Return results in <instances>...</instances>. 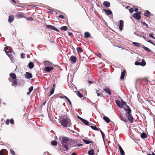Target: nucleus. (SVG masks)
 <instances>
[{"mask_svg": "<svg viewBox=\"0 0 155 155\" xmlns=\"http://www.w3.org/2000/svg\"><path fill=\"white\" fill-rule=\"evenodd\" d=\"M59 139L61 142L62 146L64 148L65 150H68V146L72 143V139L70 138L64 136H61Z\"/></svg>", "mask_w": 155, "mask_h": 155, "instance_id": "f257e3e1", "label": "nucleus"}, {"mask_svg": "<svg viewBox=\"0 0 155 155\" xmlns=\"http://www.w3.org/2000/svg\"><path fill=\"white\" fill-rule=\"evenodd\" d=\"M59 123L64 127H70L71 124L70 120L67 117L61 118L59 120Z\"/></svg>", "mask_w": 155, "mask_h": 155, "instance_id": "f03ea898", "label": "nucleus"}, {"mask_svg": "<svg viewBox=\"0 0 155 155\" xmlns=\"http://www.w3.org/2000/svg\"><path fill=\"white\" fill-rule=\"evenodd\" d=\"M10 77L8 78L10 82H12L13 80L16 79V76L15 74L14 73H11L9 74Z\"/></svg>", "mask_w": 155, "mask_h": 155, "instance_id": "7ed1b4c3", "label": "nucleus"}, {"mask_svg": "<svg viewBox=\"0 0 155 155\" xmlns=\"http://www.w3.org/2000/svg\"><path fill=\"white\" fill-rule=\"evenodd\" d=\"M141 12H138L136 13H134L133 15V17L136 18L137 20H139L141 18Z\"/></svg>", "mask_w": 155, "mask_h": 155, "instance_id": "20e7f679", "label": "nucleus"}, {"mask_svg": "<svg viewBox=\"0 0 155 155\" xmlns=\"http://www.w3.org/2000/svg\"><path fill=\"white\" fill-rule=\"evenodd\" d=\"M135 64L136 65H140L142 66H144L146 65V63L144 60L143 59L141 62H139L137 61H136L135 63Z\"/></svg>", "mask_w": 155, "mask_h": 155, "instance_id": "39448f33", "label": "nucleus"}, {"mask_svg": "<svg viewBox=\"0 0 155 155\" xmlns=\"http://www.w3.org/2000/svg\"><path fill=\"white\" fill-rule=\"evenodd\" d=\"M16 17L18 18H25V13L21 12H19L16 14Z\"/></svg>", "mask_w": 155, "mask_h": 155, "instance_id": "423d86ee", "label": "nucleus"}, {"mask_svg": "<svg viewBox=\"0 0 155 155\" xmlns=\"http://www.w3.org/2000/svg\"><path fill=\"white\" fill-rule=\"evenodd\" d=\"M125 116L127 118V119L131 123H132L134 121V118L132 116L131 114H129L127 115H126Z\"/></svg>", "mask_w": 155, "mask_h": 155, "instance_id": "0eeeda50", "label": "nucleus"}, {"mask_svg": "<svg viewBox=\"0 0 155 155\" xmlns=\"http://www.w3.org/2000/svg\"><path fill=\"white\" fill-rule=\"evenodd\" d=\"M46 28L48 29H50L56 31H59V30L55 28L54 26L51 25H46Z\"/></svg>", "mask_w": 155, "mask_h": 155, "instance_id": "6e6552de", "label": "nucleus"}, {"mask_svg": "<svg viewBox=\"0 0 155 155\" xmlns=\"http://www.w3.org/2000/svg\"><path fill=\"white\" fill-rule=\"evenodd\" d=\"M127 108H124V109L126 111V112L125 113V115L130 114H131V109L129 108V107L127 106Z\"/></svg>", "mask_w": 155, "mask_h": 155, "instance_id": "1a4fd4ad", "label": "nucleus"}, {"mask_svg": "<svg viewBox=\"0 0 155 155\" xmlns=\"http://www.w3.org/2000/svg\"><path fill=\"white\" fill-rule=\"evenodd\" d=\"M8 152L5 149H2L0 151V155H7Z\"/></svg>", "mask_w": 155, "mask_h": 155, "instance_id": "9d476101", "label": "nucleus"}, {"mask_svg": "<svg viewBox=\"0 0 155 155\" xmlns=\"http://www.w3.org/2000/svg\"><path fill=\"white\" fill-rule=\"evenodd\" d=\"M120 116L121 120L127 122H128V120L125 117V116L122 114L121 113H120L119 114Z\"/></svg>", "mask_w": 155, "mask_h": 155, "instance_id": "9b49d317", "label": "nucleus"}, {"mask_svg": "<svg viewBox=\"0 0 155 155\" xmlns=\"http://www.w3.org/2000/svg\"><path fill=\"white\" fill-rule=\"evenodd\" d=\"M25 77L26 78H31L32 77V75L30 73L26 72L25 75Z\"/></svg>", "mask_w": 155, "mask_h": 155, "instance_id": "f8f14e48", "label": "nucleus"}, {"mask_svg": "<svg viewBox=\"0 0 155 155\" xmlns=\"http://www.w3.org/2000/svg\"><path fill=\"white\" fill-rule=\"evenodd\" d=\"M77 60L76 57L73 55L71 56L70 58V60L71 62L75 63L76 62Z\"/></svg>", "mask_w": 155, "mask_h": 155, "instance_id": "ddd939ff", "label": "nucleus"}, {"mask_svg": "<svg viewBox=\"0 0 155 155\" xmlns=\"http://www.w3.org/2000/svg\"><path fill=\"white\" fill-rule=\"evenodd\" d=\"M54 69V67L53 66H52L51 67H46L45 68V69L46 71L48 72H49L51 71L52 70Z\"/></svg>", "mask_w": 155, "mask_h": 155, "instance_id": "4468645a", "label": "nucleus"}, {"mask_svg": "<svg viewBox=\"0 0 155 155\" xmlns=\"http://www.w3.org/2000/svg\"><path fill=\"white\" fill-rule=\"evenodd\" d=\"M124 21L122 20L120 21L119 28L120 30H122L123 27Z\"/></svg>", "mask_w": 155, "mask_h": 155, "instance_id": "2eb2a0df", "label": "nucleus"}, {"mask_svg": "<svg viewBox=\"0 0 155 155\" xmlns=\"http://www.w3.org/2000/svg\"><path fill=\"white\" fill-rule=\"evenodd\" d=\"M96 93L98 96H100L101 97L104 96L102 92L98 90H96Z\"/></svg>", "mask_w": 155, "mask_h": 155, "instance_id": "dca6fc26", "label": "nucleus"}, {"mask_svg": "<svg viewBox=\"0 0 155 155\" xmlns=\"http://www.w3.org/2000/svg\"><path fill=\"white\" fill-rule=\"evenodd\" d=\"M14 19V17L13 15H9L8 16V21L10 22H12Z\"/></svg>", "mask_w": 155, "mask_h": 155, "instance_id": "f3484780", "label": "nucleus"}, {"mask_svg": "<svg viewBox=\"0 0 155 155\" xmlns=\"http://www.w3.org/2000/svg\"><path fill=\"white\" fill-rule=\"evenodd\" d=\"M45 66L46 67H51L52 66V64L48 61H45L44 62Z\"/></svg>", "mask_w": 155, "mask_h": 155, "instance_id": "a211bd4d", "label": "nucleus"}, {"mask_svg": "<svg viewBox=\"0 0 155 155\" xmlns=\"http://www.w3.org/2000/svg\"><path fill=\"white\" fill-rule=\"evenodd\" d=\"M104 90L109 95H111V92L110 89L107 87H105L104 88Z\"/></svg>", "mask_w": 155, "mask_h": 155, "instance_id": "6ab92c4d", "label": "nucleus"}, {"mask_svg": "<svg viewBox=\"0 0 155 155\" xmlns=\"http://www.w3.org/2000/svg\"><path fill=\"white\" fill-rule=\"evenodd\" d=\"M126 73V71L125 70H124L123 72H121L120 76V79L123 80L124 78L125 74Z\"/></svg>", "mask_w": 155, "mask_h": 155, "instance_id": "aec40b11", "label": "nucleus"}, {"mask_svg": "<svg viewBox=\"0 0 155 155\" xmlns=\"http://www.w3.org/2000/svg\"><path fill=\"white\" fill-rule=\"evenodd\" d=\"M116 104L117 106L120 107H122L124 106L123 104L120 101L117 100L116 101Z\"/></svg>", "mask_w": 155, "mask_h": 155, "instance_id": "412c9836", "label": "nucleus"}, {"mask_svg": "<svg viewBox=\"0 0 155 155\" xmlns=\"http://www.w3.org/2000/svg\"><path fill=\"white\" fill-rule=\"evenodd\" d=\"M103 5L106 7L108 8L110 6V3L107 1H104L103 2Z\"/></svg>", "mask_w": 155, "mask_h": 155, "instance_id": "4be33fe9", "label": "nucleus"}, {"mask_svg": "<svg viewBox=\"0 0 155 155\" xmlns=\"http://www.w3.org/2000/svg\"><path fill=\"white\" fill-rule=\"evenodd\" d=\"M150 13L148 11L146 10L144 13V15L147 17H150L151 16Z\"/></svg>", "mask_w": 155, "mask_h": 155, "instance_id": "5701e85b", "label": "nucleus"}, {"mask_svg": "<svg viewBox=\"0 0 155 155\" xmlns=\"http://www.w3.org/2000/svg\"><path fill=\"white\" fill-rule=\"evenodd\" d=\"M13 80V81H12V86L14 87H15V86H17L18 84L17 80L16 79Z\"/></svg>", "mask_w": 155, "mask_h": 155, "instance_id": "b1692460", "label": "nucleus"}, {"mask_svg": "<svg viewBox=\"0 0 155 155\" xmlns=\"http://www.w3.org/2000/svg\"><path fill=\"white\" fill-rule=\"evenodd\" d=\"M76 50L78 54H79L83 52V50L82 48L79 47H78L76 48Z\"/></svg>", "mask_w": 155, "mask_h": 155, "instance_id": "393cba45", "label": "nucleus"}, {"mask_svg": "<svg viewBox=\"0 0 155 155\" xmlns=\"http://www.w3.org/2000/svg\"><path fill=\"white\" fill-rule=\"evenodd\" d=\"M104 11L107 15H110L112 14V12L110 10L104 9Z\"/></svg>", "mask_w": 155, "mask_h": 155, "instance_id": "a878e982", "label": "nucleus"}, {"mask_svg": "<svg viewBox=\"0 0 155 155\" xmlns=\"http://www.w3.org/2000/svg\"><path fill=\"white\" fill-rule=\"evenodd\" d=\"M119 148L120 152L121 155H124L125 154L124 152L121 147L119 145Z\"/></svg>", "mask_w": 155, "mask_h": 155, "instance_id": "bb28decb", "label": "nucleus"}, {"mask_svg": "<svg viewBox=\"0 0 155 155\" xmlns=\"http://www.w3.org/2000/svg\"><path fill=\"white\" fill-rule=\"evenodd\" d=\"M104 120L107 123H109L110 122V120L109 118L106 116H104L103 117Z\"/></svg>", "mask_w": 155, "mask_h": 155, "instance_id": "cd10ccee", "label": "nucleus"}, {"mask_svg": "<svg viewBox=\"0 0 155 155\" xmlns=\"http://www.w3.org/2000/svg\"><path fill=\"white\" fill-rule=\"evenodd\" d=\"M83 142L86 144H89L90 143H93V141H92L88 140L86 139L83 140Z\"/></svg>", "mask_w": 155, "mask_h": 155, "instance_id": "c85d7f7f", "label": "nucleus"}, {"mask_svg": "<svg viewBox=\"0 0 155 155\" xmlns=\"http://www.w3.org/2000/svg\"><path fill=\"white\" fill-rule=\"evenodd\" d=\"M33 89V86H31L30 87L29 89V91L28 92H27V94L28 95H29L31 92L32 91Z\"/></svg>", "mask_w": 155, "mask_h": 155, "instance_id": "c756f323", "label": "nucleus"}, {"mask_svg": "<svg viewBox=\"0 0 155 155\" xmlns=\"http://www.w3.org/2000/svg\"><path fill=\"white\" fill-rule=\"evenodd\" d=\"M28 66L29 68L32 69L34 67V64L33 63L30 62L29 63Z\"/></svg>", "mask_w": 155, "mask_h": 155, "instance_id": "7c9ffc66", "label": "nucleus"}, {"mask_svg": "<svg viewBox=\"0 0 155 155\" xmlns=\"http://www.w3.org/2000/svg\"><path fill=\"white\" fill-rule=\"evenodd\" d=\"M84 36L85 38H87L90 37L91 36L90 34L88 32H86L84 33Z\"/></svg>", "mask_w": 155, "mask_h": 155, "instance_id": "2f4dec72", "label": "nucleus"}, {"mask_svg": "<svg viewBox=\"0 0 155 155\" xmlns=\"http://www.w3.org/2000/svg\"><path fill=\"white\" fill-rule=\"evenodd\" d=\"M8 47H6L5 48V52L8 54V55L9 56V58H11V56H12V55L11 54H9L8 53V51H7V50H8Z\"/></svg>", "mask_w": 155, "mask_h": 155, "instance_id": "473e14b6", "label": "nucleus"}, {"mask_svg": "<svg viewBox=\"0 0 155 155\" xmlns=\"http://www.w3.org/2000/svg\"><path fill=\"white\" fill-rule=\"evenodd\" d=\"M88 153L89 155H94V150L92 149L89 151Z\"/></svg>", "mask_w": 155, "mask_h": 155, "instance_id": "72a5a7b5", "label": "nucleus"}, {"mask_svg": "<svg viewBox=\"0 0 155 155\" xmlns=\"http://www.w3.org/2000/svg\"><path fill=\"white\" fill-rule=\"evenodd\" d=\"M141 137L143 138H145L147 137V134L145 133H142L140 135Z\"/></svg>", "mask_w": 155, "mask_h": 155, "instance_id": "f704fd0d", "label": "nucleus"}, {"mask_svg": "<svg viewBox=\"0 0 155 155\" xmlns=\"http://www.w3.org/2000/svg\"><path fill=\"white\" fill-rule=\"evenodd\" d=\"M51 143L52 145L56 146L57 145L58 142L56 140H52L51 141Z\"/></svg>", "mask_w": 155, "mask_h": 155, "instance_id": "c9c22d12", "label": "nucleus"}, {"mask_svg": "<svg viewBox=\"0 0 155 155\" xmlns=\"http://www.w3.org/2000/svg\"><path fill=\"white\" fill-rule=\"evenodd\" d=\"M143 48L144 49L146 50V51L149 52H151V51L150 49L146 47L143 46Z\"/></svg>", "mask_w": 155, "mask_h": 155, "instance_id": "e433bc0d", "label": "nucleus"}, {"mask_svg": "<svg viewBox=\"0 0 155 155\" xmlns=\"http://www.w3.org/2000/svg\"><path fill=\"white\" fill-rule=\"evenodd\" d=\"M132 44L133 45L137 47L140 46V43L138 42H133Z\"/></svg>", "mask_w": 155, "mask_h": 155, "instance_id": "4c0bfd02", "label": "nucleus"}, {"mask_svg": "<svg viewBox=\"0 0 155 155\" xmlns=\"http://www.w3.org/2000/svg\"><path fill=\"white\" fill-rule=\"evenodd\" d=\"M90 127L93 130H99V129L98 128H97L96 127H94L93 126L91 125L90 126Z\"/></svg>", "mask_w": 155, "mask_h": 155, "instance_id": "58836bf2", "label": "nucleus"}, {"mask_svg": "<svg viewBox=\"0 0 155 155\" xmlns=\"http://www.w3.org/2000/svg\"><path fill=\"white\" fill-rule=\"evenodd\" d=\"M82 122L83 123H84L86 125H87V126H89V122L87 120L84 119Z\"/></svg>", "mask_w": 155, "mask_h": 155, "instance_id": "ea45409f", "label": "nucleus"}, {"mask_svg": "<svg viewBox=\"0 0 155 155\" xmlns=\"http://www.w3.org/2000/svg\"><path fill=\"white\" fill-rule=\"evenodd\" d=\"M61 29L64 31H67L68 30V27L66 26H64L61 27Z\"/></svg>", "mask_w": 155, "mask_h": 155, "instance_id": "a19ab883", "label": "nucleus"}, {"mask_svg": "<svg viewBox=\"0 0 155 155\" xmlns=\"http://www.w3.org/2000/svg\"><path fill=\"white\" fill-rule=\"evenodd\" d=\"M27 20L32 21L34 20L33 18L31 17H28L25 18Z\"/></svg>", "mask_w": 155, "mask_h": 155, "instance_id": "79ce46f5", "label": "nucleus"}, {"mask_svg": "<svg viewBox=\"0 0 155 155\" xmlns=\"http://www.w3.org/2000/svg\"><path fill=\"white\" fill-rule=\"evenodd\" d=\"M77 95L80 98H81L83 97V95L79 91L78 92Z\"/></svg>", "mask_w": 155, "mask_h": 155, "instance_id": "37998d69", "label": "nucleus"}, {"mask_svg": "<svg viewBox=\"0 0 155 155\" xmlns=\"http://www.w3.org/2000/svg\"><path fill=\"white\" fill-rule=\"evenodd\" d=\"M54 88H52L51 90L50 91V94L49 95V96H51V95L54 92Z\"/></svg>", "mask_w": 155, "mask_h": 155, "instance_id": "c03bdc74", "label": "nucleus"}, {"mask_svg": "<svg viewBox=\"0 0 155 155\" xmlns=\"http://www.w3.org/2000/svg\"><path fill=\"white\" fill-rule=\"evenodd\" d=\"M143 25L146 27V28H148V25L147 24L145 23L144 22L141 21Z\"/></svg>", "mask_w": 155, "mask_h": 155, "instance_id": "a18cd8bd", "label": "nucleus"}, {"mask_svg": "<svg viewBox=\"0 0 155 155\" xmlns=\"http://www.w3.org/2000/svg\"><path fill=\"white\" fill-rule=\"evenodd\" d=\"M100 132H101V135H102V137L103 138V139H104V137H105V134H104V133L101 130H100Z\"/></svg>", "mask_w": 155, "mask_h": 155, "instance_id": "49530a36", "label": "nucleus"}, {"mask_svg": "<svg viewBox=\"0 0 155 155\" xmlns=\"http://www.w3.org/2000/svg\"><path fill=\"white\" fill-rule=\"evenodd\" d=\"M66 99L68 101V102L69 104L71 105L72 104L70 100L67 97Z\"/></svg>", "mask_w": 155, "mask_h": 155, "instance_id": "de8ad7c7", "label": "nucleus"}, {"mask_svg": "<svg viewBox=\"0 0 155 155\" xmlns=\"http://www.w3.org/2000/svg\"><path fill=\"white\" fill-rule=\"evenodd\" d=\"M153 33H150L149 34V36L150 37H152L153 39H155V38L153 37Z\"/></svg>", "mask_w": 155, "mask_h": 155, "instance_id": "09e8293b", "label": "nucleus"}, {"mask_svg": "<svg viewBox=\"0 0 155 155\" xmlns=\"http://www.w3.org/2000/svg\"><path fill=\"white\" fill-rule=\"evenodd\" d=\"M97 55L98 57L100 58H101L102 57V55L100 53H98L96 54Z\"/></svg>", "mask_w": 155, "mask_h": 155, "instance_id": "8fccbe9b", "label": "nucleus"}, {"mask_svg": "<svg viewBox=\"0 0 155 155\" xmlns=\"http://www.w3.org/2000/svg\"><path fill=\"white\" fill-rule=\"evenodd\" d=\"M10 123L12 124H14V121L13 119H10Z\"/></svg>", "mask_w": 155, "mask_h": 155, "instance_id": "3c124183", "label": "nucleus"}, {"mask_svg": "<svg viewBox=\"0 0 155 155\" xmlns=\"http://www.w3.org/2000/svg\"><path fill=\"white\" fill-rule=\"evenodd\" d=\"M10 152L11 154H12L13 155H15V152L14 151L12 150H10Z\"/></svg>", "mask_w": 155, "mask_h": 155, "instance_id": "603ef678", "label": "nucleus"}, {"mask_svg": "<svg viewBox=\"0 0 155 155\" xmlns=\"http://www.w3.org/2000/svg\"><path fill=\"white\" fill-rule=\"evenodd\" d=\"M129 11L130 12V13H133L134 11V9L133 8H130L129 10Z\"/></svg>", "mask_w": 155, "mask_h": 155, "instance_id": "864d4df0", "label": "nucleus"}, {"mask_svg": "<svg viewBox=\"0 0 155 155\" xmlns=\"http://www.w3.org/2000/svg\"><path fill=\"white\" fill-rule=\"evenodd\" d=\"M9 122H10V120H9L7 119V120H6V121L5 122L6 124V125H8L9 124Z\"/></svg>", "mask_w": 155, "mask_h": 155, "instance_id": "5fc2aeb1", "label": "nucleus"}, {"mask_svg": "<svg viewBox=\"0 0 155 155\" xmlns=\"http://www.w3.org/2000/svg\"><path fill=\"white\" fill-rule=\"evenodd\" d=\"M58 17L59 18H61L62 19H64V16L62 15H60Z\"/></svg>", "mask_w": 155, "mask_h": 155, "instance_id": "6e6d98bb", "label": "nucleus"}, {"mask_svg": "<svg viewBox=\"0 0 155 155\" xmlns=\"http://www.w3.org/2000/svg\"><path fill=\"white\" fill-rule=\"evenodd\" d=\"M25 57V54L24 53H22L21 54V58H24Z\"/></svg>", "mask_w": 155, "mask_h": 155, "instance_id": "4d7b16f0", "label": "nucleus"}, {"mask_svg": "<svg viewBox=\"0 0 155 155\" xmlns=\"http://www.w3.org/2000/svg\"><path fill=\"white\" fill-rule=\"evenodd\" d=\"M67 97L63 95L62 96H61L60 97L61 98H65V99Z\"/></svg>", "mask_w": 155, "mask_h": 155, "instance_id": "13d9d810", "label": "nucleus"}, {"mask_svg": "<svg viewBox=\"0 0 155 155\" xmlns=\"http://www.w3.org/2000/svg\"><path fill=\"white\" fill-rule=\"evenodd\" d=\"M78 118L81 120V121H82L83 120H84V119L80 117L79 116H78Z\"/></svg>", "mask_w": 155, "mask_h": 155, "instance_id": "bf43d9fd", "label": "nucleus"}, {"mask_svg": "<svg viewBox=\"0 0 155 155\" xmlns=\"http://www.w3.org/2000/svg\"><path fill=\"white\" fill-rule=\"evenodd\" d=\"M12 2L14 3H16V2L15 0H11Z\"/></svg>", "mask_w": 155, "mask_h": 155, "instance_id": "052dcab7", "label": "nucleus"}, {"mask_svg": "<svg viewBox=\"0 0 155 155\" xmlns=\"http://www.w3.org/2000/svg\"><path fill=\"white\" fill-rule=\"evenodd\" d=\"M148 155H155V154L154 153H152V154L149 153Z\"/></svg>", "mask_w": 155, "mask_h": 155, "instance_id": "680f3d73", "label": "nucleus"}, {"mask_svg": "<svg viewBox=\"0 0 155 155\" xmlns=\"http://www.w3.org/2000/svg\"><path fill=\"white\" fill-rule=\"evenodd\" d=\"M71 155H77L76 153H72Z\"/></svg>", "mask_w": 155, "mask_h": 155, "instance_id": "e2e57ef3", "label": "nucleus"}, {"mask_svg": "<svg viewBox=\"0 0 155 155\" xmlns=\"http://www.w3.org/2000/svg\"><path fill=\"white\" fill-rule=\"evenodd\" d=\"M138 11V9L137 8H136L134 10V11L136 12H137Z\"/></svg>", "mask_w": 155, "mask_h": 155, "instance_id": "0e129e2a", "label": "nucleus"}, {"mask_svg": "<svg viewBox=\"0 0 155 155\" xmlns=\"http://www.w3.org/2000/svg\"><path fill=\"white\" fill-rule=\"evenodd\" d=\"M148 42H150V43H151V44H153V45H154L153 43V42H152L150 40H148Z\"/></svg>", "mask_w": 155, "mask_h": 155, "instance_id": "69168bd1", "label": "nucleus"}, {"mask_svg": "<svg viewBox=\"0 0 155 155\" xmlns=\"http://www.w3.org/2000/svg\"><path fill=\"white\" fill-rule=\"evenodd\" d=\"M117 46V47H118V48H121V49L122 50H123V48H122L120 46Z\"/></svg>", "mask_w": 155, "mask_h": 155, "instance_id": "338daca9", "label": "nucleus"}, {"mask_svg": "<svg viewBox=\"0 0 155 155\" xmlns=\"http://www.w3.org/2000/svg\"><path fill=\"white\" fill-rule=\"evenodd\" d=\"M82 145V144H78L77 145V146H78V147H80V146H81Z\"/></svg>", "mask_w": 155, "mask_h": 155, "instance_id": "774afa93", "label": "nucleus"}]
</instances>
